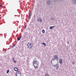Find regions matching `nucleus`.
<instances>
[{
  "label": "nucleus",
  "instance_id": "1",
  "mask_svg": "<svg viewBox=\"0 0 76 76\" xmlns=\"http://www.w3.org/2000/svg\"><path fill=\"white\" fill-rule=\"evenodd\" d=\"M33 65L35 69H37L38 67V62L37 61L33 62Z\"/></svg>",
  "mask_w": 76,
  "mask_h": 76
},
{
  "label": "nucleus",
  "instance_id": "2",
  "mask_svg": "<svg viewBox=\"0 0 76 76\" xmlns=\"http://www.w3.org/2000/svg\"><path fill=\"white\" fill-rule=\"evenodd\" d=\"M32 43L31 42L28 43L27 45V47L28 49H32Z\"/></svg>",
  "mask_w": 76,
  "mask_h": 76
},
{
  "label": "nucleus",
  "instance_id": "3",
  "mask_svg": "<svg viewBox=\"0 0 76 76\" xmlns=\"http://www.w3.org/2000/svg\"><path fill=\"white\" fill-rule=\"evenodd\" d=\"M46 4L48 6L51 4V1L49 0H48L46 1Z\"/></svg>",
  "mask_w": 76,
  "mask_h": 76
},
{
  "label": "nucleus",
  "instance_id": "4",
  "mask_svg": "<svg viewBox=\"0 0 76 76\" xmlns=\"http://www.w3.org/2000/svg\"><path fill=\"white\" fill-rule=\"evenodd\" d=\"M42 20V19L41 18H39L37 20V21L39 22H41Z\"/></svg>",
  "mask_w": 76,
  "mask_h": 76
},
{
  "label": "nucleus",
  "instance_id": "5",
  "mask_svg": "<svg viewBox=\"0 0 76 76\" xmlns=\"http://www.w3.org/2000/svg\"><path fill=\"white\" fill-rule=\"evenodd\" d=\"M53 57L55 59H57V58H58V56L57 55H54Z\"/></svg>",
  "mask_w": 76,
  "mask_h": 76
},
{
  "label": "nucleus",
  "instance_id": "6",
  "mask_svg": "<svg viewBox=\"0 0 76 76\" xmlns=\"http://www.w3.org/2000/svg\"><path fill=\"white\" fill-rule=\"evenodd\" d=\"M14 70L16 72H17L18 70V68L16 67H15L14 68Z\"/></svg>",
  "mask_w": 76,
  "mask_h": 76
},
{
  "label": "nucleus",
  "instance_id": "7",
  "mask_svg": "<svg viewBox=\"0 0 76 76\" xmlns=\"http://www.w3.org/2000/svg\"><path fill=\"white\" fill-rule=\"evenodd\" d=\"M72 3L75 4H76V0H73Z\"/></svg>",
  "mask_w": 76,
  "mask_h": 76
},
{
  "label": "nucleus",
  "instance_id": "8",
  "mask_svg": "<svg viewBox=\"0 0 76 76\" xmlns=\"http://www.w3.org/2000/svg\"><path fill=\"white\" fill-rule=\"evenodd\" d=\"M62 59H60L59 60V63L60 64H61V63H62Z\"/></svg>",
  "mask_w": 76,
  "mask_h": 76
},
{
  "label": "nucleus",
  "instance_id": "9",
  "mask_svg": "<svg viewBox=\"0 0 76 76\" xmlns=\"http://www.w3.org/2000/svg\"><path fill=\"white\" fill-rule=\"evenodd\" d=\"M15 46H16V45L15 44L14 45H13L11 47L9 48H13V47H15Z\"/></svg>",
  "mask_w": 76,
  "mask_h": 76
},
{
  "label": "nucleus",
  "instance_id": "10",
  "mask_svg": "<svg viewBox=\"0 0 76 76\" xmlns=\"http://www.w3.org/2000/svg\"><path fill=\"white\" fill-rule=\"evenodd\" d=\"M42 45H44V46H46V44L44 42L42 43Z\"/></svg>",
  "mask_w": 76,
  "mask_h": 76
},
{
  "label": "nucleus",
  "instance_id": "11",
  "mask_svg": "<svg viewBox=\"0 0 76 76\" xmlns=\"http://www.w3.org/2000/svg\"><path fill=\"white\" fill-rule=\"evenodd\" d=\"M42 33H43V34H45V30H44V29H43L42 30Z\"/></svg>",
  "mask_w": 76,
  "mask_h": 76
},
{
  "label": "nucleus",
  "instance_id": "12",
  "mask_svg": "<svg viewBox=\"0 0 76 76\" xmlns=\"http://www.w3.org/2000/svg\"><path fill=\"white\" fill-rule=\"evenodd\" d=\"M45 76H50V75L46 73L45 75Z\"/></svg>",
  "mask_w": 76,
  "mask_h": 76
},
{
  "label": "nucleus",
  "instance_id": "13",
  "mask_svg": "<svg viewBox=\"0 0 76 76\" xmlns=\"http://www.w3.org/2000/svg\"><path fill=\"white\" fill-rule=\"evenodd\" d=\"M19 74H20V72H17L16 74V75H19Z\"/></svg>",
  "mask_w": 76,
  "mask_h": 76
},
{
  "label": "nucleus",
  "instance_id": "14",
  "mask_svg": "<svg viewBox=\"0 0 76 76\" xmlns=\"http://www.w3.org/2000/svg\"><path fill=\"white\" fill-rule=\"evenodd\" d=\"M53 28L52 26H51L50 27H49L50 29H53Z\"/></svg>",
  "mask_w": 76,
  "mask_h": 76
},
{
  "label": "nucleus",
  "instance_id": "15",
  "mask_svg": "<svg viewBox=\"0 0 76 76\" xmlns=\"http://www.w3.org/2000/svg\"><path fill=\"white\" fill-rule=\"evenodd\" d=\"M16 76H21L20 74H16Z\"/></svg>",
  "mask_w": 76,
  "mask_h": 76
},
{
  "label": "nucleus",
  "instance_id": "16",
  "mask_svg": "<svg viewBox=\"0 0 76 76\" xmlns=\"http://www.w3.org/2000/svg\"><path fill=\"white\" fill-rule=\"evenodd\" d=\"M9 70L8 69L7 71V74L9 73Z\"/></svg>",
  "mask_w": 76,
  "mask_h": 76
},
{
  "label": "nucleus",
  "instance_id": "17",
  "mask_svg": "<svg viewBox=\"0 0 76 76\" xmlns=\"http://www.w3.org/2000/svg\"><path fill=\"white\" fill-rule=\"evenodd\" d=\"M51 20H55V18H51Z\"/></svg>",
  "mask_w": 76,
  "mask_h": 76
},
{
  "label": "nucleus",
  "instance_id": "18",
  "mask_svg": "<svg viewBox=\"0 0 76 76\" xmlns=\"http://www.w3.org/2000/svg\"><path fill=\"white\" fill-rule=\"evenodd\" d=\"M59 66H58V65H57V66H56V69H58V68H59Z\"/></svg>",
  "mask_w": 76,
  "mask_h": 76
},
{
  "label": "nucleus",
  "instance_id": "19",
  "mask_svg": "<svg viewBox=\"0 0 76 76\" xmlns=\"http://www.w3.org/2000/svg\"><path fill=\"white\" fill-rule=\"evenodd\" d=\"M31 15H32V14L31 13H30L29 14V16L31 17Z\"/></svg>",
  "mask_w": 76,
  "mask_h": 76
},
{
  "label": "nucleus",
  "instance_id": "20",
  "mask_svg": "<svg viewBox=\"0 0 76 76\" xmlns=\"http://www.w3.org/2000/svg\"><path fill=\"white\" fill-rule=\"evenodd\" d=\"M13 61H14V63H16V61H15V60Z\"/></svg>",
  "mask_w": 76,
  "mask_h": 76
},
{
  "label": "nucleus",
  "instance_id": "21",
  "mask_svg": "<svg viewBox=\"0 0 76 76\" xmlns=\"http://www.w3.org/2000/svg\"><path fill=\"white\" fill-rule=\"evenodd\" d=\"M72 64L73 65L75 64V62L73 61L72 62Z\"/></svg>",
  "mask_w": 76,
  "mask_h": 76
},
{
  "label": "nucleus",
  "instance_id": "22",
  "mask_svg": "<svg viewBox=\"0 0 76 76\" xmlns=\"http://www.w3.org/2000/svg\"><path fill=\"white\" fill-rule=\"evenodd\" d=\"M22 38V36H20V37H18L17 38Z\"/></svg>",
  "mask_w": 76,
  "mask_h": 76
},
{
  "label": "nucleus",
  "instance_id": "23",
  "mask_svg": "<svg viewBox=\"0 0 76 76\" xmlns=\"http://www.w3.org/2000/svg\"><path fill=\"white\" fill-rule=\"evenodd\" d=\"M30 18H31V16H29V17H28V19L29 20L30 19Z\"/></svg>",
  "mask_w": 76,
  "mask_h": 76
},
{
  "label": "nucleus",
  "instance_id": "24",
  "mask_svg": "<svg viewBox=\"0 0 76 76\" xmlns=\"http://www.w3.org/2000/svg\"><path fill=\"white\" fill-rule=\"evenodd\" d=\"M20 38H18L17 39V40L18 41H20Z\"/></svg>",
  "mask_w": 76,
  "mask_h": 76
},
{
  "label": "nucleus",
  "instance_id": "25",
  "mask_svg": "<svg viewBox=\"0 0 76 76\" xmlns=\"http://www.w3.org/2000/svg\"><path fill=\"white\" fill-rule=\"evenodd\" d=\"M12 59L13 60V61H14V60H15V58H13Z\"/></svg>",
  "mask_w": 76,
  "mask_h": 76
},
{
  "label": "nucleus",
  "instance_id": "26",
  "mask_svg": "<svg viewBox=\"0 0 76 76\" xmlns=\"http://www.w3.org/2000/svg\"><path fill=\"white\" fill-rule=\"evenodd\" d=\"M58 64V63L56 64V65H53V66H56V65H57Z\"/></svg>",
  "mask_w": 76,
  "mask_h": 76
},
{
  "label": "nucleus",
  "instance_id": "27",
  "mask_svg": "<svg viewBox=\"0 0 76 76\" xmlns=\"http://www.w3.org/2000/svg\"><path fill=\"white\" fill-rule=\"evenodd\" d=\"M67 43L68 44H69V41H67Z\"/></svg>",
  "mask_w": 76,
  "mask_h": 76
},
{
  "label": "nucleus",
  "instance_id": "28",
  "mask_svg": "<svg viewBox=\"0 0 76 76\" xmlns=\"http://www.w3.org/2000/svg\"><path fill=\"white\" fill-rule=\"evenodd\" d=\"M57 1V0H54V2H56Z\"/></svg>",
  "mask_w": 76,
  "mask_h": 76
},
{
  "label": "nucleus",
  "instance_id": "29",
  "mask_svg": "<svg viewBox=\"0 0 76 76\" xmlns=\"http://www.w3.org/2000/svg\"><path fill=\"white\" fill-rule=\"evenodd\" d=\"M52 26V27H53V28H54V27H55V26Z\"/></svg>",
  "mask_w": 76,
  "mask_h": 76
},
{
  "label": "nucleus",
  "instance_id": "30",
  "mask_svg": "<svg viewBox=\"0 0 76 76\" xmlns=\"http://www.w3.org/2000/svg\"><path fill=\"white\" fill-rule=\"evenodd\" d=\"M26 26H25L24 29H26Z\"/></svg>",
  "mask_w": 76,
  "mask_h": 76
},
{
  "label": "nucleus",
  "instance_id": "31",
  "mask_svg": "<svg viewBox=\"0 0 76 76\" xmlns=\"http://www.w3.org/2000/svg\"><path fill=\"white\" fill-rule=\"evenodd\" d=\"M58 1H62V0H58Z\"/></svg>",
  "mask_w": 76,
  "mask_h": 76
},
{
  "label": "nucleus",
  "instance_id": "32",
  "mask_svg": "<svg viewBox=\"0 0 76 76\" xmlns=\"http://www.w3.org/2000/svg\"><path fill=\"white\" fill-rule=\"evenodd\" d=\"M53 61H54L55 60H56V59H55V58L54 59H53Z\"/></svg>",
  "mask_w": 76,
  "mask_h": 76
},
{
  "label": "nucleus",
  "instance_id": "33",
  "mask_svg": "<svg viewBox=\"0 0 76 76\" xmlns=\"http://www.w3.org/2000/svg\"><path fill=\"white\" fill-rule=\"evenodd\" d=\"M0 7H2V5H0Z\"/></svg>",
  "mask_w": 76,
  "mask_h": 76
},
{
  "label": "nucleus",
  "instance_id": "34",
  "mask_svg": "<svg viewBox=\"0 0 76 76\" xmlns=\"http://www.w3.org/2000/svg\"><path fill=\"white\" fill-rule=\"evenodd\" d=\"M58 58H57V59H56V60H58Z\"/></svg>",
  "mask_w": 76,
  "mask_h": 76
},
{
  "label": "nucleus",
  "instance_id": "35",
  "mask_svg": "<svg viewBox=\"0 0 76 76\" xmlns=\"http://www.w3.org/2000/svg\"><path fill=\"white\" fill-rule=\"evenodd\" d=\"M15 16H16V15H15Z\"/></svg>",
  "mask_w": 76,
  "mask_h": 76
},
{
  "label": "nucleus",
  "instance_id": "36",
  "mask_svg": "<svg viewBox=\"0 0 76 76\" xmlns=\"http://www.w3.org/2000/svg\"><path fill=\"white\" fill-rule=\"evenodd\" d=\"M19 3H20V2H19Z\"/></svg>",
  "mask_w": 76,
  "mask_h": 76
}]
</instances>
